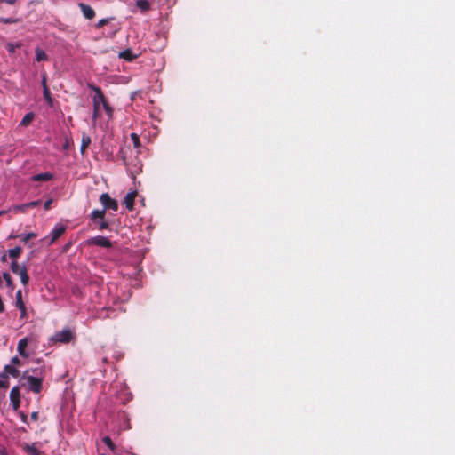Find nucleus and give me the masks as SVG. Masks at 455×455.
<instances>
[{
    "label": "nucleus",
    "mask_w": 455,
    "mask_h": 455,
    "mask_svg": "<svg viewBox=\"0 0 455 455\" xmlns=\"http://www.w3.org/2000/svg\"><path fill=\"white\" fill-rule=\"evenodd\" d=\"M11 270L13 274L20 275V282L23 285H27L29 282V276L24 265L20 266L16 260H12Z\"/></svg>",
    "instance_id": "3"
},
{
    "label": "nucleus",
    "mask_w": 455,
    "mask_h": 455,
    "mask_svg": "<svg viewBox=\"0 0 455 455\" xmlns=\"http://www.w3.org/2000/svg\"><path fill=\"white\" fill-rule=\"evenodd\" d=\"M106 215V211L102 210H93L90 215V219L92 221H96L98 219L104 220Z\"/></svg>",
    "instance_id": "17"
},
{
    "label": "nucleus",
    "mask_w": 455,
    "mask_h": 455,
    "mask_svg": "<svg viewBox=\"0 0 455 455\" xmlns=\"http://www.w3.org/2000/svg\"><path fill=\"white\" fill-rule=\"evenodd\" d=\"M48 59L47 54L44 52V50L40 48L36 49V61H43L46 60Z\"/></svg>",
    "instance_id": "25"
},
{
    "label": "nucleus",
    "mask_w": 455,
    "mask_h": 455,
    "mask_svg": "<svg viewBox=\"0 0 455 455\" xmlns=\"http://www.w3.org/2000/svg\"><path fill=\"white\" fill-rule=\"evenodd\" d=\"M15 237H19L20 238V240L23 242V243H28L30 239H33V238H36V233H28V234H20L19 235H10V238H15Z\"/></svg>",
    "instance_id": "19"
},
{
    "label": "nucleus",
    "mask_w": 455,
    "mask_h": 455,
    "mask_svg": "<svg viewBox=\"0 0 455 455\" xmlns=\"http://www.w3.org/2000/svg\"><path fill=\"white\" fill-rule=\"evenodd\" d=\"M15 2H16L15 0H5V3H7L8 4H11V5L14 4Z\"/></svg>",
    "instance_id": "42"
},
{
    "label": "nucleus",
    "mask_w": 455,
    "mask_h": 455,
    "mask_svg": "<svg viewBox=\"0 0 455 455\" xmlns=\"http://www.w3.org/2000/svg\"><path fill=\"white\" fill-rule=\"evenodd\" d=\"M100 202L103 205V209L112 210L116 212L118 210L117 201L111 198V196L108 193H103L100 196Z\"/></svg>",
    "instance_id": "5"
},
{
    "label": "nucleus",
    "mask_w": 455,
    "mask_h": 455,
    "mask_svg": "<svg viewBox=\"0 0 455 455\" xmlns=\"http://www.w3.org/2000/svg\"><path fill=\"white\" fill-rule=\"evenodd\" d=\"M102 441L111 451L116 450V445L109 436L103 437Z\"/></svg>",
    "instance_id": "28"
},
{
    "label": "nucleus",
    "mask_w": 455,
    "mask_h": 455,
    "mask_svg": "<svg viewBox=\"0 0 455 455\" xmlns=\"http://www.w3.org/2000/svg\"><path fill=\"white\" fill-rule=\"evenodd\" d=\"M11 363L14 365H20V360L18 356H14L12 358L11 360Z\"/></svg>",
    "instance_id": "40"
},
{
    "label": "nucleus",
    "mask_w": 455,
    "mask_h": 455,
    "mask_svg": "<svg viewBox=\"0 0 455 455\" xmlns=\"http://www.w3.org/2000/svg\"><path fill=\"white\" fill-rule=\"evenodd\" d=\"M40 204H41V201L40 200L31 201L29 203H27V205L28 206V208L36 207V206H38Z\"/></svg>",
    "instance_id": "36"
},
{
    "label": "nucleus",
    "mask_w": 455,
    "mask_h": 455,
    "mask_svg": "<svg viewBox=\"0 0 455 455\" xmlns=\"http://www.w3.org/2000/svg\"><path fill=\"white\" fill-rule=\"evenodd\" d=\"M18 19H12V18H1L0 22L4 24H12L18 22Z\"/></svg>",
    "instance_id": "32"
},
{
    "label": "nucleus",
    "mask_w": 455,
    "mask_h": 455,
    "mask_svg": "<svg viewBox=\"0 0 455 455\" xmlns=\"http://www.w3.org/2000/svg\"><path fill=\"white\" fill-rule=\"evenodd\" d=\"M29 339L28 337L21 339L17 347L18 353L20 356L24 358H28L29 356L28 353H27L26 348L28 345Z\"/></svg>",
    "instance_id": "11"
},
{
    "label": "nucleus",
    "mask_w": 455,
    "mask_h": 455,
    "mask_svg": "<svg viewBox=\"0 0 455 455\" xmlns=\"http://www.w3.org/2000/svg\"><path fill=\"white\" fill-rule=\"evenodd\" d=\"M98 228H99L100 230L108 229L109 228V224L105 220H100V221L99 222V227Z\"/></svg>",
    "instance_id": "33"
},
{
    "label": "nucleus",
    "mask_w": 455,
    "mask_h": 455,
    "mask_svg": "<svg viewBox=\"0 0 455 455\" xmlns=\"http://www.w3.org/2000/svg\"><path fill=\"white\" fill-rule=\"evenodd\" d=\"M20 46V44H12V43H8L7 45H6V48H7V51L10 52V53H14L15 52V50L17 48H19Z\"/></svg>",
    "instance_id": "30"
},
{
    "label": "nucleus",
    "mask_w": 455,
    "mask_h": 455,
    "mask_svg": "<svg viewBox=\"0 0 455 455\" xmlns=\"http://www.w3.org/2000/svg\"><path fill=\"white\" fill-rule=\"evenodd\" d=\"M44 98L47 101L50 107L53 105V99L52 98L51 92L49 87H45V90H43Z\"/></svg>",
    "instance_id": "26"
},
{
    "label": "nucleus",
    "mask_w": 455,
    "mask_h": 455,
    "mask_svg": "<svg viewBox=\"0 0 455 455\" xmlns=\"http://www.w3.org/2000/svg\"><path fill=\"white\" fill-rule=\"evenodd\" d=\"M91 138L90 136L86 135L85 133H83L82 136V141H81V147H80V152L82 155H84L87 148L91 144Z\"/></svg>",
    "instance_id": "16"
},
{
    "label": "nucleus",
    "mask_w": 455,
    "mask_h": 455,
    "mask_svg": "<svg viewBox=\"0 0 455 455\" xmlns=\"http://www.w3.org/2000/svg\"><path fill=\"white\" fill-rule=\"evenodd\" d=\"M35 115L33 112H29L24 116L22 118L20 125L26 127L31 124V122L34 120Z\"/></svg>",
    "instance_id": "20"
},
{
    "label": "nucleus",
    "mask_w": 455,
    "mask_h": 455,
    "mask_svg": "<svg viewBox=\"0 0 455 455\" xmlns=\"http://www.w3.org/2000/svg\"><path fill=\"white\" fill-rule=\"evenodd\" d=\"M0 380H9V376L4 371L0 372Z\"/></svg>",
    "instance_id": "39"
},
{
    "label": "nucleus",
    "mask_w": 455,
    "mask_h": 455,
    "mask_svg": "<svg viewBox=\"0 0 455 455\" xmlns=\"http://www.w3.org/2000/svg\"><path fill=\"white\" fill-rule=\"evenodd\" d=\"M2 2H5V0H0V3H2Z\"/></svg>",
    "instance_id": "44"
},
{
    "label": "nucleus",
    "mask_w": 455,
    "mask_h": 455,
    "mask_svg": "<svg viewBox=\"0 0 455 455\" xmlns=\"http://www.w3.org/2000/svg\"><path fill=\"white\" fill-rule=\"evenodd\" d=\"M137 196V192H130L124 198V204L129 211H132L134 206V199Z\"/></svg>",
    "instance_id": "12"
},
{
    "label": "nucleus",
    "mask_w": 455,
    "mask_h": 455,
    "mask_svg": "<svg viewBox=\"0 0 455 455\" xmlns=\"http://www.w3.org/2000/svg\"><path fill=\"white\" fill-rule=\"evenodd\" d=\"M1 260H2L3 262H5V261H6V256H5V255H4V256L1 258Z\"/></svg>",
    "instance_id": "43"
},
{
    "label": "nucleus",
    "mask_w": 455,
    "mask_h": 455,
    "mask_svg": "<svg viewBox=\"0 0 455 455\" xmlns=\"http://www.w3.org/2000/svg\"><path fill=\"white\" fill-rule=\"evenodd\" d=\"M66 231V227L63 225H57L51 232V240L49 244H52L57 239H59Z\"/></svg>",
    "instance_id": "10"
},
{
    "label": "nucleus",
    "mask_w": 455,
    "mask_h": 455,
    "mask_svg": "<svg viewBox=\"0 0 455 455\" xmlns=\"http://www.w3.org/2000/svg\"><path fill=\"white\" fill-rule=\"evenodd\" d=\"M15 306L17 307V308L20 311V318L21 319H24L27 317V309H26V306L22 300V292L20 290H19L17 292H16V302H15Z\"/></svg>",
    "instance_id": "8"
},
{
    "label": "nucleus",
    "mask_w": 455,
    "mask_h": 455,
    "mask_svg": "<svg viewBox=\"0 0 455 455\" xmlns=\"http://www.w3.org/2000/svg\"><path fill=\"white\" fill-rule=\"evenodd\" d=\"M20 419L23 423L25 424H28V416L26 413H24L23 411H20Z\"/></svg>",
    "instance_id": "38"
},
{
    "label": "nucleus",
    "mask_w": 455,
    "mask_h": 455,
    "mask_svg": "<svg viewBox=\"0 0 455 455\" xmlns=\"http://www.w3.org/2000/svg\"><path fill=\"white\" fill-rule=\"evenodd\" d=\"M28 371L23 372L22 379L27 380L28 389L35 394L41 392L43 388V379L27 375Z\"/></svg>",
    "instance_id": "2"
},
{
    "label": "nucleus",
    "mask_w": 455,
    "mask_h": 455,
    "mask_svg": "<svg viewBox=\"0 0 455 455\" xmlns=\"http://www.w3.org/2000/svg\"><path fill=\"white\" fill-rule=\"evenodd\" d=\"M21 252V247L17 246L15 248L10 249L8 251V255L11 259H12V260H16L20 256Z\"/></svg>",
    "instance_id": "21"
},
{
    "label": "nucleus",
    "mask_w": 455,
    "mask_h": 455,
    "mask_svg": "<svg viewBox=\"0 0 455 455\" xmlns=\"http://www.w3.org/2000/svg\"><path fill=\"white\" fill-rule=\"evenodd\" d=\"M111 20H113V18H104V19H101L96 24H95V28H103L105 25H107Z\"/></svg>",
    "instance_id": "29"
},
{
    "label": "nucleus",
    "mask_w": 455,
    "mask_h": 455,
    "mask_svg": "<svg viewBox=\"0 0 455 455\" xmlns=\"http://www.w3.org/2000/svg\"><path fill=\"white\" fill-rule=\"evenodd\" d=\"M52 174L50 173V172H44V173H39V174H36V175H33L31 177V180L33 181H48V180H51L52 179Z\"/></svg>",
    "instance_id": "15"
},
{
    "label": "nucleus",
    "mask_w": 455,
    "mask_h": 455,
    "mask_svg": "<svg viewBox=\"0 0 455 455\" xmlns=\"http://www.w3.org/2000/svg\"><path fill=\"white\" fill-rule=\"evenodd\" d=\"M78 7L86 20H92L95 17V11L90 5L79 3Z\"/></svg>",
    "instance_id": "9"
},
{
    "label": "nucleus",
    "mask_w": 455,
    "mask_h": 455,
    "mask_svg": "<svg viewBox=\"0 0 455 455\" xmlns=\"http://www.w3.org/2000/svg\"><path fill=\"white\" fill-rule=\"evenodd\" d=\"M136 6L142 12H147L150 9V4L148 0H137Z\"/></svg>",
    "instance_id": "22"
},
{
    "label": "nucleus",
    "mask_w": 455,
    "mask_h": 455,
    "mask_svg": "<svg viewBox=\"0 0 455 455\" xmlns=\"http://www.w3.org/2000/svg\"><path fill=\"white\" fill-rule=\"evenodd\" d=\"M138 56H139V55H138V54L133 53V52H132V51L131 49H126V50H124V51H123V52H119V54H118V57H119L120 59H123V60H126V61H132V60H134L135 59H137V58H138Z\"/></svg>",
    "instance_id": "13"
},
{
    "label": "nucleus",
    "mask_w": 455,
    "mask_h": 455,
    "mask_svg": "<svg viewBox=\"0 0 455 455\" xmlns=\"http://www.w3.org/2000/svg\"><path fill=\"white\" fill-rule=\"evenodd\" d=\"M4 371L8 376H12L13 378H18L20 376V371L12 365H5L4 367Z\"/></svg>",
    "instance_id": "18"
},
{
    "label": "nucleus",
    "mask_w": 455,
    "mask_h": 455,
    "mask_svg": "<svg viewBox=\"0 0 455 455\" xmlns=\"http://www.w3.org/2000/svg\"><path fill=\"white\" fill-rule=\"evenodd\" d=\"M3 278L4 279L5 283H6V286L11 290V291H13L14 290V283L12 282V276L11 275L8 273V272H4L3 274Z\"/></svg>",
    "instance_id": "24"
},
{
    "label": "nucleus",
    "mask_w": 455,
    "mask_h": 455,
    "mask_svg": "<svg viewBox=\"0 0 455 455\" xmlns=\"http://www.w3.org/2000/svg\"><path fill=\"white\" fill-rule=\"evenodd\" d=\"M75 338L74 333L70 329L65 328L60 331H57L51 339V341L60 342V343H69Z\"/></svg>",
    "instance_id": "4"
},
{
    "label": "nucleus",
    "mask_w": 455,
    "mask_h": 455,
    "mask_svg": "<svg viewBox=\"0 0 455 455\" xmlns=\"http://www.w3.org/2000/svg\"><path fill=\"white\" fill-rule=\"evenodd\" d=\"M102 106L108 118L111 119L113 117V108L108 104L106 97L104 96V101L102 102Z\"/></svg>",
    "instance_id": "23"
},
{
    "label": "nucleus",
    "mask_w": 455,
    "mask_h": 455,
    "mask_svg": "<svg viewBox=\"0 0 455 455\" xmlns=\"http://www.w3.org/2000/svg\"><path fill=\"white\" fill-rule=\"evenodd\" d=\"M10 401L13 411H18L20 406V393L19 387H13L10 392Z\"/></svg>",
    "instance_id": "7"
},
{
    "label": "nucleus",
    "mask_w": 455,
    "mask_h": 455,
    "mask_svg": "<svg viewBox=\"0 0 455 455\" xmlns=\"http://www.w3.org/2000/svg\"><path fill=\"white\" fill-rule=\"evenodd\" d=\"M87 244L96 245L103 248H111L112 243L108 237L97 235L87 240Z\"/></svg>",
    "instance_id": "6"
},
{
    "label": "nucleus",
    "mask_w": 455,
    "mask_h": 455,
    "mask_svg": "<svg viewBox=\"0 0 455 455\" xmlns=\"http://www.w3.org/2000/svg\"><path fill=\"white\" fill-rule=\"evenodd\" d=\"M53 203V199L50 198L44 204V208L45 211H48L51 208L52 204Z\"/></svg>",
    "instance_id": "37"
},
{
    "label": "nucleus",
    "mask_w": 455,
    "mask_h": 455,
    "mask_svg": "<svg viewBox=\"0 0 455 455\" xmlns=\"http://www.w3.org/2000/svg\"><path fill=\"white\" fill-rule=\"evenodd\" d=\"M23 450L28 454V455H44L42 451L37 450L35 446V443L28 444L25 443L23 445Z\"/></svg>",
    "instance_id": "14"
},
{
    "label": "nucleus",
    "mask_w": 455,
    "mask_h": 455,
    "mask_svg": "<svg viewBox=\"0 0 455 455\" xmlns=\"http://www.w3.org/2000/svg\"><path fill=\"white\" fill-rule=\"evenodd\" d=\"M13 209H14L15 212H25L29 208H28V206L27 205V203H26V204L15 205Z\"/></svg>",
    "instance_id": "31"
},
{
    "label": "nucleus",
    "mask_w": 455,
    "mask_h": 455,
    "mask_svg": "<svg viewBox=\"0 0 455 455\" xmlns=\"http://www.w3.org/2000/svg\"><path fill=\"white\" fill-rule=\"evenodd\" d=\"M9 387V380H0V392L5 391Z\"/></svg>",
    "instance_id": "34"
},
{
    "label": "nucleus",
    "mask_w": 455,
    "mask_h": 455,
    "mask_svg": "<svg viewBox=\"0 0 455 455\" xmlns=\"http://www.w3.org/2000/svg\"><path fill=\"white\" fill-rule=\"evenodd\" d=\"M42 86H43V90H45V87H48L47 86V75H46V73H43L42 74Z\"/></svg>",
    "instance_id": "35"
},
{
    "label": "nucleus",
    "mask_w": 455,
    "mask_h": 455,
    "mask_svg": "<svg viewBox=\"0 0 455 455\" xmlns=\"http://www.w3.org/2000/svg\"><path fill=\"white\" fill-rule=\"evenodd\" d=\"M30 417H31V419H32V420H34V421H37V420H38V419H39V413H38V411H33V412L31 413V416H30Z\"/></svg>",
    "instance_id": "41"
},
{
    "label": "nucleus",
    "mask_w": 455,
    "mask_h": 455,
    "mask_svg": "<svg viewBox=\"0 0 455 455\" xmlns=\"http://www.w3.org/2000/svg\"><path fill=\"white\" fill-rule=\"evenodd\" d=\"M88 87L95 92L94 96L92 97V120L96 121L100 116V104H102L104 101V94L101 89L94 84H89Z\"/></svg>",
    "instance_id": "1"
},
{
    "label": "nucleus",
    "mask_w": 455,
    "mask_h": 455,
    "mask_svg": "<svg viewBox=\"0 0 455 455\" xmlns=\"http://www.w3.org/2000/svg\"><path fill=\"white\" fill-rule=\"evenodd\" d=\"M131 140L133 143L134 148H140L141 147L140 137L137 133H132L131 134Z\"/></svg>",
    "instance_id": "27"
}]
</instances>
